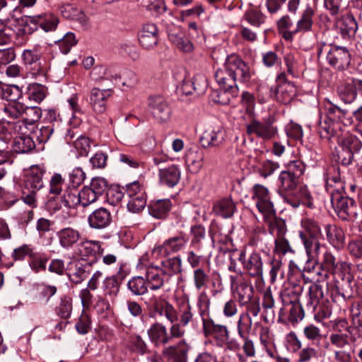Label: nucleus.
<instances>
[{"instance_id":"1","label":"nucleus","mask_w":362,"mask_h":362,"mask_svg":"<svg viewBox=\"0 0 362 362\" xmlns=\"http://www.w3.org/2000/svg\"><path fill=\"white\" fill-rule=\"evenodd\" d=\"M250 76L248 65L235 54L228 56L223 66L215 73V79L224 91L223 94L228 92L232 96L237 93L236 81L247 82Z\"/></svg>"},{"instance_id":"38","label":"nucleus","mask_w":362,"mask_h":362,"mask_svg":"<svg viewBox=\"0 0 362 362\" xmlns=\"http://www.w3.org/2000/svg\"><path fill=\"white\" fill-rule=\"evenodd\" d=\"M296 89L292 83L280 84L276 90L275 96L279 102L283 103H290L296 96Z\"/></svg>"},{"instance_id":"31","label":"nucleus","mask_w":362,"mask_h":362,"mask_svg":"<svg viewBox=\"0 0 362 362\" xmlns=\"http://www.w3.org/2000/svg\"><path fill=\"white\" fill-rule=\"evenodd\" d=\"M326 182L327 188L330 192V195H332V192H344V185L338 166H332L328 169Z\"/></svg>"},{"instance_id":"36","label":"nucleus","mask_w":362,"mask_h":362,"mask_svg":"<svg viewBox=\"0 0 362 362\" xmlns=\"http://www.w3.org/2000/svg\"><path fill=\"white\" fill-rule=\"evenodd\" d=\"M148 334L151 341L158 345H165L170 342L167 329L160 323L153 324L148 330Z\"/></svg>"},{"instance_id":"30","label":"nucleus","mask_w":362,"mask_h":362,"mask_svg":"<svg viewBox=\"0 0 362 362\" xmlns=\"http://www.w3.org/2000/svg\"><path fill=\"white\" fill-rule=\"evenodd\" d=\"M96 253L100 255L104 253V248H102L100 243L96 240H86L81 243L78 245L77 252H76L82 259L95 255Z\"/></svg>"},{"instance_id":"42","label":"nucleus","mask_w":362,"mask_h":362,"mask_svg":"<svg viewBox=\"0 0 362 362\" xmlns=\"http://www.w3.org/2000/svg\"><path fill=\"white\" fill-rule=\"evenodd\" d=\"M301 226L304 231L300 232V238L302 240V235L306 238H317L320 234L321 228L317 221L312 218H305L302 220Z\"/></svg>"},{"instance_id":"34","label":"nucleus","mask_w":362,"mask_h":362,"mask_svg":"<svg viewBox=\"0 0 362 362\" xmlns=\"http://www.w3.org/2000/svg\"><path fill=\"white\" fill-rule=\"evenodd\" d=\"M159 178L161 183L173 187L178 183L180 172L177 166L171 165L167 168L160 169Z\"/></svg>"},{"instance_id":"21","label":"nucleus","mask_w":362,"mask_h":362,"mask_svg":"<svg viewBox=\"0 0 362 362\" xmlns=\"http://www.w3.org/2000/svg\"><path fill=\"white\" fill-rule=\"evenodd\" d=\"M225 132L221 127L206 129L200 136L199 141L203 148L216 147L224 141Z\"/></svg>"},{"instance_id":"44","label":"nucleus","mask_w":362,"mask_h":362,"mask_svg":"<svg viewBox=\"0 0 362 362\" xmlns=\"http://www.w3.org/2000/svg\"><path fill=\"white\" fill-rule=\"evenodd\" d=\"M47 93V87L37 83L30 84L27 88L28 98L30 100H33L36 103L42 101L46 97Z\"/></svg>"},{"instance_id":"46","label":"nucleus","mask_w":362,"mask_h":362,"mask_svg":"<svg viewBox=\"0 0 362 362\" xmlns=\"http://www.w3.org/2000/svg\"><path fill=\"white\" fill-rule=\"evenodd\" d=\"M123 195L124 202L126 203L128 211L136 213V181L126 185Z\"/></svg>"},{"instance_id":"16","label":"nucleus","mask_w":362,"mask_h":362,"mask_svg":"<svg viewBox=\"0 0 362 362\" xmlns=\"http://www.w3.org/2000/svg\"><path fill=\"white\" fill-rule=\"evenodd\" d=\"M279 194L286 200L290 194H294V191L298 186L300 178L284 170L279 175Z\"/></svg>"},{"instance_id":"58","label":"nucleus","mask_w":362,"mask_h":362,"mask_svg":"<svg viewBox=\"0 0 362 362\" xmlns=\"http://www.w3.org/2000/svg\"><path fill=\"white\" fill-rule=\"evenodd\" d=\"M72 310L71 300L66 296L61 298L59 306L57 308V315L63 318L67 319L70 317Z\"/></svg>"},{"instance_id":"15","label":"nucleus","mask_w":362,"mask_h":362,"mask_svg":"<svg viewBox=\"0 0 362 362\" xmlns=\"http://www.w3.org/2000/svg\"><path fill=\"white\" fill-rule=\"evenodd\" d=\"M112 94L111 89L93 88L90 94V105L93 111L98 114L103 113L106 110L107 101Z\"/></svg>"},{"instance_id":"51","label":"nucleus","mask_w":362,"mask_h":362,"mask_svg":"<svg viewBox=\"0 0 362 362\" xmlns=\"http://www.w3.org/2000/svg\"><path fill=\"white\" fill-rule=\"evenodd\" d=\"M80 206L85 208L95 202L99 197L88 186H84L78 192Z\"/></svg>"},{"instance_id":"48","label":"nucleus","mask_w":362,"mask_h":362,"mask_svg":"<svg viewBox=\"0 0 362 362\" xmlns=\"http://www.w3.org/2000/svg\"><path fill=\"white\" fill-rule=\"evenodd\" d=\"M21 96V91L16 86L0 84V98L8 101L17 103Z\"/></svg>"},{"instance_id":"41","label":"nucleus","mask_w":362,"mask_h":362,"mask_svg":"<svg viewBox=\"0 0 362 362\" xmlns=\"http://www.w3.org/2000/svg\"><path fill=\"white\" fill-rule=\"evenodd\" d=\"M13 149L18 153H25L30 151L35 146L33 138L30 136H16L13 141Z\"/></svg>"},{"instance_id":"49","label":"nucleus","mask_w":362,"mask_h":362,"mask_svg":"<svg viewBox=\"0 0 362 362\" xmlns=\"http://www.w3.org/2000/svg\"><path fill=\"white\" fill-rule=\"evenodd\" d=\"M338 93L345 103H352L357 95L356 90L354 86V79L351 83L343 84L339 87Z\"/></svg>"},{"instance_id":"50","label":"nucleus","mask_w":362,"mask_h":362,"mask_svg":"<svg viewBox=\"0 0 362 362\" xmlns=\"http://www.w3.org/2000/svg\"><path fill=\"white\" fill-rule=\"evenodd\" d=\"M252 325V317L247 313H241L237 322V330L240 337L249 336Z\"/></svg>"},{"instance_id":"45","label":"nucleus","mask_w":362,"mask_h":362,"mask_svg":"<svg viewBox=\"0 0 362 362\" xmlns=\"http://www.w3.org/2000/svg\"><path fill=\"white\" fill-rule=\"evenodd\" d=\"M162 265L163 268L162 273L168 276H171L182 271V260L179 257H174L163 261Z\"/></svg>"},{"instance_id":"62","label":"nucleus","mask_w":362,"mask_h":362,"mask_svg":"<svg viewBox=\"0 0 362 362\" xmlns=\"http://www.w3.org/2000/svg\"><path fill=\"white\" fill-rule=\"evenodd\" d=\"M11 257L16 261H21L26 257H35V252L30 245H23L13 250Z\"/></svg>"},{"instance_id":"4","label":"nucleus","mask_w":362,"mask_h":362,"mask_svg":"<svg viewBox=\"0 0 362 362\" xmlns=\"http://www.w3.org/2000/svg\"><path fill=\"white\" fill-rule=\"evenodd\" d=\"M303 304L306 313L313 315L318 322L330 317L332 315L331 303L324 298L322 285L320 283L312 284L310 286L309 291L303 299Z\"/></svg>"},{"instance_id":"3","label":"nucleus","mask_w":362,"mask_h":362,"mask_svg":"<svg viewBox=\"0 0 362 362\" xmlns=\"http://www.w3.org/2000/svg\"><path fill=\"white\" fill-rule=\"evenodd\" d=\"M252 199L259 212L262 214L263 221L271 230L278 228L284 229V220L276 216V210L271 200L270 193L267 187L262 185H255L252 190Z\"/></svg>"},{"instance_id":"63","label":"nucleus","mask_w":362,"mask_h":362,"mask_svg":"<svg viewBox=\"0 0 362 362\" xmlns=\"http://www.w3.org/2000/svg\"><path fill=\"white\" fill-rule=\"evenodd\" d=\"M105 296H115L119 291V283L115 276L107 277L103 281Z\"/></svg>"},{"instance_id":"2","label":"nucleus","mask_w":362,"mask_h":362,"mask_svg":"<svg viewBox=\"0 0 362 362\" xmlns=\"http://www.w3.org/2000/svg\"><path fill=\"white\" fill-rule=\"evenodd\" d=\"M324 269L334 275L335 286L331 291L333 301L341 298L343 301L353 296L354 274L350 263L344 261H337L333 255L325 257Z\"/></svg>"},{"instance_id":"10","label":"nucleus","mask_w":362,"mask_h":362,"mask_svg":"<svg viewBox=\"0 0 362 362\" xmlns=\"http://www.w3.org/2000/svg\"><path fill=\"white\" fill-rule=\"evenodd\" d=\"M238 259L242 263L243 269L247 275L257 280L262 279L264 262L259 252H252L248 255L241 252Z\"/></svg>"},{"instance_id":"33","label":"nucleus","mask_w":362,"mask_h":362,"mask_svg":"<svg viewBox=\"0 0 362 362\" xmlns=\"http://www.w3.org/2000/svg\"><path fill=\"white\" fill-rule=\"evenodd\" d=\"M305 312L306 311L303 301L301 303L290 302L284 308L281 309L280 315H284L287 313L288 314V320L295 322L303 318Z\"/></svg>"},{"instance_id":"22","label":"nucleus","mask_w":362,"mask_h":362,"mask_svg":"<svg viewBox=\"0 0 362 362\" xmlns=\"http://www.w3.org/2000/svg\"><path fill=\"white\" fill-rule=\"evenodd\" d=\"M158 42V29L154 23L144 25L139 37L140 45L146 49H151Z\"/></svg>"},{"instance_id":"59","label":"nucleus","mask_w":362,"mask_h":362,"mask_svg":"<svg viewBox=\"0 0 362 362\" xmlns=\"http://www.w3.org/2000/svg\"><path fill=\"white\" fill-rule=\"evenodd\" d=\"M76 42L75 35L73 33H67L62 38L57 41L62 53L64 54H67Z\"/></svg>"},{"instance_id":"26","label":"nucleus","mask_w":362,"mask_h":362,"mask_svg":"<svg viewBox=\"0 0 362 362\" xmlns=\"http://www.w3.org/2000/svg\"><path fill=\"white\" fill-rule=\"evenodd\" d=\"M335 25L344 38L354 36L358 30V23L352 14L343 16Z\"/></svg>"},{"instance_id":"32","label":"nucleus","mask_w":362,"mask_h":362,"mask_svg":"<svg viewBox=\"0 0 362 362\" xmlns=\"http://www.w3.org/2000/svg\"><path fill=\"white\" fill-rule=\"evenodd\" d=\"M313 9L310 6H307V7L303 10L300 19L296 23V26L293 30V33H304L310 31L313 25Z\"/></svg>"},{"instance_id":"25","label":"nucleus","mask_w":362,"mask_h":362,"mask_svg":"<svg viewBox=\"0 0 362 362\" xmlns=\"http://www.w3.org/2000/svg\"><path fill=\"white\" fill-rule=\"evenodd\" d=\"M332 139H336L341 149H344L353 154L358 153L362 148V142L355 136L348 134V132L342 133L338 135L337 133L334 137Z\"/></svg>"},{"instance_id":"23","label":"nucleus","mask_w":362,"mask_h":362,"mask_svg":"<svg viewBox=\"0 0 362 362\" xmlns=\"http://www.w3.org/2000/svg\"><path fill=\"white\" fill-rule=\"evenodd\" d=\"M269 232L270 234L274 235L276 234V238L275 239V247L274 252L279 255H285L287 254H294L295 250L293 249L291 245H290L288 240L286 239L284 235L286 232V223L284 221V229L281 231L279 230L278 228H274L273 230H270V228H268Z\"/></svg>"},{"instance_id":"28","label":"nucleus","mask_w":362,"mask_h":362,"mask_svg":"<svg viewBox=\"0 0 362 362\" xmlns=\"http://www.w3.org/2000/svg\"><path fill=\"white\" fill-rule=\"evenodd\" d=\"M325 232L327 241L336 248H341L345 244V234L341 228L334 224H327Z\"/></svg>"},{"instance_id":"13","label":"nucleus","mask_w":362,"mask_h":362,"mask_svg":"<svg viewBox=\"0 0 362 362\" xmlns=\"http://www.w3.org/2000/svg\"><path fill=\"white\" fill-rule=\"evenodd\" d=\"M306 253L310 260L320 261L322 268L325 267V257L332 255L324 245H321L317 238H306L302 235Z\"/></svg>"},{"instance_id":"60","label":"nucleus","mask_w":362,"mask_h":362,"mask_svg":"<svg viewBox=\"0 0 362 362\" xmlns=\"http://www.w3.org/2000/svg\"><path fill=\"white\" fill-rule=\"evenodd\" d=\"M194 284L197 290L206 287L209 281V276L204 269L197 268L193 272Z\"/></svg>"},{"instance_id":"39","label":"nucleus","mask_w":362,"mask_h":362,"mask_svg":"<svg viewBox=\"0 0 362 362\" xmlns=\"http://www.w3.org/2000/svg\"><path fill=\"white\" fill-rule=\"evenodd\" d=\"M235 204L230 198H224L214 206V211L223 218L231 217L235 211Z\"/></svg>"},{"instance_id":"61","label":"nucleus","mask_w":362,"mask_h":362,"mask_svg":"<svg viewBox=\"0 0 362 362\" xmlns=\"http://www.w3.org/2000/svg\"><path fill=\"white\" fill-rule=\"evenodd\" d=\"M64 185V180L59 173H54L49 180V189L50 194L59 195L62 192V187Z\"/></svg>"},{"instance_id":"52","label":"nucleus","mask_w":362,"mask_h":362,"mask_svg":"<svg viewBox=\"0 0 362 362\" xmlns=\"http://www.w3.org/2000/svg\"><path fill=\"white\" fill-rule=\"evenodd\" d=\"M330 342L339 350L351 349L350 337L346 334H332L329 337Z\"/></svg>"},{"instance_id":"43","label":"nucleus","mask_w":362,"mask_h":362,"mask_svg":"<svg viewBox=\"0 0 362 362\" xmlns=\"http://www.w3.org/2000/svg\"><path fill=\"white\" fill-rule=\"evenodd\" d=\"M78 192L75 186L67 187L61 197L62 204L66 208H75L80 205Z\"/></svg>"},{"instance_id":"27","label":"nucleus","mask_w":362,"mask_h":362,"mask_svg":"<svg viewBox=\"0 0 362 362\" xmlns=\"http://www.w3.org/2000/svg\"><path fill=\"white\" fill-rule=\"evenodd\" d=\"M290 196L293 197V199L288 197L286 198L285 201L293 208L298 207L300 204L308 207H311L313 205L312 196L306 186H298L294 194H290Z\"/></svg>"},{"instance_id":"8","label":"nucleus","mask_w":362,"mask_h":362,"mask_svg":"<svg viewBox=\"0 0 362 362\" xmlns=\"http://www.w3.org/2000/svg\"><path fill=\"white\" fill-rule=\"evenodd\" d=\"M331 204L338 217L343 221L351 220L357 216L354 200L346 196L344 192H332Z\"/></svg>"},{"instance_id":"12","label":"nucleus","mask_w":362,"mask_h":362,"mask_svg":"<svg viewBox=\"0 0 362 362\" xmlns=\"http://www.w3.org/2000/svg\"><path fill=\"white\" fill-rule=\"evenodd\" d=\"M326 58L328 63L334 68L344 70L351 63V54L345 46L331 45Z\"/></svg>"},{"instance_id":"17","label":"nucleus","mask_w":362,"mask_h":362,"mask_svg":"<svg viewBox=\"0 0 362 362\" xmlns=\"http://www.w3.org/2000/svg\"><path fill=\"white\" fill-rule=\"evenodd\" d=\"M45 173L44 167L37 165L31 166L25 176V190L37 192L42 189L44 186L42 177Z\"/></svg>"},{"instance_id":"40","label":"nucleus","mask_w":362,"mask_h":362,"mask_svg":"<svg viewBox=\"0 0 362 362\" xmlns=\"http://www.w3.org/2000/svg\"><path fill=\"white\" fill-rule=\"evenodd\" d=\"M23 58L26 64L30 66L35 65L37 66V71H33V76H45V71L41 66V63L39 62L40 59V54L36 50H25L23 54Z\"/></svg>"},{"instance_id":"19","label":"nucleus","mask_w":362,"mask_h":362,"mask_svg":"<svg viewBox=\"0 0 362 362\" xmlns=\"http://www.w3.org/2000/svg\"><path fill=\"white\" fill-rule=\"evenodd\" d=\"M187 243L186 238L182 236H176L166 240L162 245L154 248L153 252L161 257H166L172 252L182 250Z\"/></svg>"},{"instance_id":"24","label":"nucleus","mask_w":362,"mask_h":362,"mask_svg":"<svg viewBox=\"0 0 362 362\" xmlns=\"http://www.w3.org/2000/svg\"><path fill=\"white\" fill-rule=\"evenodd\" d=\"M57 235L60 246L66 250L72 248L81 238V233L71 227L61 229Z\"/></svg>"},{"instance_id":"64","label":"nucleus","mask_w":362,"mask_h":362,"mask_svg":"<svg viewBox=\"0 0 362 362\" xmlns=\"http://www.w3.org/2000/svg\"><path fill=\"white\" fill-rule=\"evenodd\" d=\"M318 357V351L313 347L306 346L301 349L298 354V362H310Z\"/></svg>"},{"instance_id":"5","label":"nucleus","mask_w":362,"mask_h":362,"mask_svg":"<svg viewBox=\"0 0 362 362\" xmlns=\"http://www.w3.org/2000/svg\"><path fill=\"white\" fill-rule=\"evenodd\" d=\"M346 110L341 109L329 101L323 104L319 121V134L322 139L330 140L335 136L337 129L346 115Z\"/></svg>"},{"instance_id":"47","label":"nucleus","mask_w":362,"mask_h":362,"mask_svg":"<svg viewBox=\"0 0 362 362\" xmlns=\"http://www.w3.org/2000/svg\"><path fill=\"white\" fill-rule=\"evenodd\" d=\"M186 163L193 173H198L203 166L204 154L201 152H189L186 156Z\"/></svg>"},{"instance_id":"35","label":"nucleus","mask_w":362,"mask_h":362,"mask_svg":"<svg viewBox=\"0 0 362 362\" xmlns=\"http://www.w3.org/2000/svg\"><path fill=\"white\" fill-rule=\"evenodd\" d=\"M168 38L179 50L183 52L189 53L194 50V45L192 42L180 31H170L168 34Z\"/></svg>"},{"instance_id":"7","label":"nucleus","mask_w":362,"mask_h":362,"mask_svg":"<svg viewBox=\"0 0 362 362\" xmlns=\"http://www.w3.org/2000/svg\"><path fill=\"white\" fill-rule=\"evenodd\" d=\"M160 270L158 267H143L139 268V274H137V296L146 293L148 288L152 290L160 288L164 280L160 276Z\"/></svg>"},{"instance_id":"9","label":"nucleus","mask_w":362,"mask_h":362,"mask_svg":"<svg viewBox=\"0 0 362 362\" xmlns=\"http://www.w3.org/2000/svg\"><path fill=\"white\" fill-rule=\"evenodd\" d=\"M230 283L233 297L238 302L240 306L245 305L255 298L252 286L243 279L241 274L231 275Z\"/></svg>"},{"instance_id":"11","label":"nucleus","mask_w":362,"mask_h":362,"mask_svg":"<svg viewBox=\"0 0 362 362\" xmlns=\"http://www.w3.org/2000/svg\"><path fill=\"white\" fill-rule=\"evenodd\" d=\"M148 107L151 114L158 122L165 123L170 119L171 107L162 96H150L148 99Z\"/></svg>"},{"instance_id":"20","label":"nucleus","mask_w":362,"mask_h":362,"mask_svg":"<svg viewBox=\"0 0 362 362\" xmlns=\"http://www.w3.org/2000/svg\"><path fill=\"white\" fill-rule=\"evenodd\" d=\"M112 221L110 211L104 207L95 209L88 218L90 227L95 229H104L111 224Z\"/></svg>"},{"instance_id":"54","label":"nucleus","mask_w":362,"mask_h":362,"mask_svg":"<svg viewBox=\"0 0 362 362\" xmlns=\"http://www.w3.org/2000/svg\"><path fill=\"white\" fill-rule=\"evenodd\" d=\"M74 264L75 269L73 272H71V269L68 268L69 273L67 275L69 276V280L75 284H78L81 283L86 278V271L83 267V265L76 262H69V264Z\"/></svg>"},{"instance_id":"55","label":"nucleus","mask_w":362,"mask_h":362,"mask_svg":"<svg viewBox=\"0 0 362 362\" xmlns=\"http://www.w3.org/2000/svg\"><path fill=\"white\" fill-rule=\"evenodd\" d=\"M244 18L250 25L256 28L260 27L265 22V16L257 10L252 9L246 11Z\"/></svg>"},{"instance_id":"56","label":"nucleus","mask_w":362,"mask_h":362,"mask_svg":"<svg viewBox=\"0 0 362 362\" xmlns=\"http://www.w3.org/2000/svg\"><path fill=\"white\" fill-rule=\"evenodd\" d=\"M350 316L352 325L358 331H362V305L354 303L350 309Z\"/></svg>"},{"instance_id":"53","label":"nucleus","mask_w":362,"mask_h":362,"mask_svg":"<svg viewBox=\"0 0 362 362\" xmlns=\"http://www.w3.org/2000/svg\"><path fill=\"white\" fill-rule=\"evenodd\" d=\"M18 126L17 123L12 122H0V144L2 146L8 145L12 139L11 129Z\"/></svg>"},{"instance_id":"14","label":"nucleus","mask_w":362,"mask_h":362,"mask_svg":"<svg viewBox=\"0 0 362 362\" xmlns=\"http://www.w3.org/2000/svg\"><path fill=\"white\" fill-rule=\"evenodd\" d=\"M246 132L249 135L255 134L264 140H269L276 135L277 129L269 122L252 119L246 124Z\"/></svg>"},{"instance_id":"6","label":"nucleus","mask_w":362,"mask_h":362,"mask_svg":"<svg viewBox=\"0 0 362 362\" xmlns=\"http://www.w3.org/2000/svg\"><path fill=\"white\" fill-rule=\"evenodd\" d=\"M203 331L206 337H211L217 346H226L230 350L239 349V344L235 340H230V333L227 327L215 324L211 320L203 319Z\"/></svg>"},{"instance_id":"29","label":"nucleus","mask_w":362,"mask_h":362,"mask_svg":"<svg viewBox=\"0 0 362 362\" xmlns=\"http://www.w3.org/2000/svg\"><path fill=\"white\" fill-rule=\"evenodd\" d=\"M30 22L38 25L45 32H49L56 29L59 21L52 13L45 12L30 17Z\"/></svg>"},{"instance_id":"57","label":"nucleus","mask_w":362,"mask_h":362,"mask_svg":"<svg viewBox=\"0 0 362 362\" xmlns=\"http://www.w3.org/2000/svg\"><path fill=\"white\" fill-rule=\"evenodd\" d=\"M267 236L266 230L263 227H255L250 235V244L253 246L264 245V238Z\"/></svg>"},{"instance_id":"37","label":"nucleus","mask_w":362,"mask_h":362,"mask_svg":"<svg viewBox=\"0 0 362 362\" xmlns=\"http://www.w3.org/2000/svg\"><path fill=\"white\" fill-rule=\"evenodd\" d=\"M172 203L170 199H159L152 203L148 207V213L156 218H163L170 211Z\"/></svg>"},{"instance_id":"18","label":"nucleus","mask_w":362,"mask_h":362,"mask_svg":"<svg viewBox=\"0 0 362 362\" xmlns=\"http://www.w3.org/2000/svg\"><path fill=\"white\" fill-rule=\"evenodd\" d=\"M190 346L186 341L180 340L177 344L165 347L162 353L164 357L173 362H187V354Z\"/></svg>"}]
</instances>
